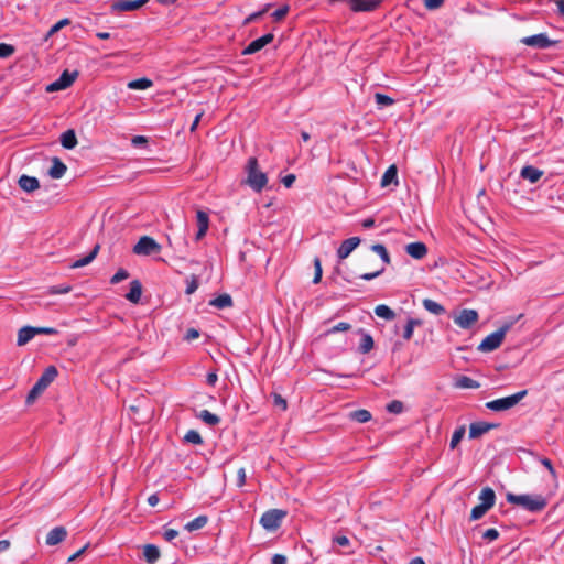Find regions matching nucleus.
I'll use <instances>...</instances> for the list:
<instances>
[{"label":"nucleus","instance_id":"obj_25","mask_svg":"<svg viewBox=\"0 0 564 564\" xmlns=\"http://www.w3.org/2000/svg\"><path fill=\"white\" fill-rule=\"evenodd\" d=\"M143 556L148 563L153 564L160 558V550L154 544H147L143 546Z\"/></svg>","mask_w":564,"mask_h":564},{"label":"nucleus","instance_id":"obj_56","mask_svg":"<svg viewBox=\"0 0 564 564\" xmlns=\"http://www.w3.org/2000/svg\"><path fill=\"white\" fill-rule=\"evenodd\" d=\"M444 1L445 0H424V6L430 10H434L440 8Z\"/></svg>","mask_w":564,"mask_h":564},{"label":"nucleus","instance_id":"obj_51","mask_svg":"<svg viewBox=\"0 0 564 564\" xmlns=\"http://www.w3.org/2000/svg\"><path fill=\"white\" fill-rule=\"evenodd\" d=\"M289 6H283L281 8H279L278 10H275L273 13H272V17L275 21H281L283 20L286 14L289 13Z\"/></svg>","mask_w":564,"mask_h":564},{"label":"nucleus","instance_id":"obj_16","mask_svg":"<svg viewBox=\"0 0 564 564\" xmlns=\"http://www.w3.org/2000/svg\"><path fill=\"white\" fill-rule=\"evenodd\" d=\"M405 251L409 256H411L414 259H423L427 253V248L425 243L417 241V242H411L406 245Z\"/></svg>","mask_w":564,"mask_h":564},{"label":"nucleus","instance_id":"obj_64","mask_svg":"<svg viewBox=\"0 0 564 564\" xmlns=\"http://www.w3.org/2000/svg\"><path fill=\"white\" fill-rule=\"evenodd\" d=\"M271 563L272 564H286V557L282 554H275V555H273Z\"/></svg>","mask_w":564,"mask_h":564},{"label":"nucleus","instance_id":"obj_23","mask_svg":"<svg viewBox=\"0 0 564 564\" xmlns=\"http://www.w3.org/2000/svg\"><path fill=\"white\" fill-rule=\"evenodd\" d=\"M35 336L34 327L24 326L18 332L17 345L24 346Z\"/></svg>","mask_w":564,"mask_h":564},{"label":"nucleus","instance_id":"obj_14","mask_svg":"<svg viewBox=\"0 0 564 564\" xmlns=\"http://www.w3.org/2000/svg\"><path fill=\"white\" fill-rule=\"evenodd\" d=\"M360 243V238L351 237L344 240L337 250V256L340 260L346 259Z\"/></svg>","mask_w":564,"mask_h":564},{"label":"nucleus","instance_id":"obj_7","mask_svg":"<svg viewBox=\"0 0 564 564\" xmlns=\"http://www.w3.org/2000/svg\"><path fill=\"white\" fill-rule=\"evenodd\" d=\"M285 517L286 511L281 509H271L262 514L260 523L265 530L275 531L280 528L281 522Z\"/></svg>","mask_w":564,"mask_h":564},{"label":"nucleus","instance_id":"obj_35","mask_svg":"<svg viewBox=\"0 0 564 564\" xmlns=\"http://www.w3.org/2000/svg\"><path fill=\"white\" fill-rule=\"evenodd\" d=\"M198 417L207 425L214 426L220 422V417L216 414L210 413L208 410H203L198 414Z\"/></svg>","mask_w":564,"mask_h":564},{"label":"nucleus","instance_id":"obj_63","mask_svg":"<svg viewBox=\"0 0 564 564\" xmlns=\"http://www.w3.org/2000/svg\"><path fill=\"white\" fill-rule=\"evenodd\" d=\"M178 535V532L174 529H167L165 532H164V539L166 541H172L173 539H175L176 536Z\"/></svg>","mask_w":564,"mask_h":564},{"label":"nucleus","instance_id":"obj_4","mask_svg":"<svg viewBox=\"0 0 564 564\" xmlns=\"http://www.w3.org/2000/svg\"><path fill=\"white\" fill-rule=\"evenodd\" d=\"M58 371L55 366H48L42 376L39 378L36 383L32 387V389L29 391L25 402L26 404H32L34 401L41 395L44 390L55 380L57 377Z\"/></svg>","mask_w":564,"mask_h":564},{"label":"nucleus","instance_id":"obj_36","mask_svg":"<svg viewBox=\"0 0 564 564\" xmlns=\"http://www.w3.org/2000/svg\"><path fill=\"white\" fill-rule=\"evenodd\" d=\"M422 322L420 319H415V318H409L408 319V323L404 327V330H403V338L405 340H410L413 336V329L415 326H419L421 325Z\"/></svg>","mask_w":564,"mask_h":564},{"label":"nucleus","instance_id":"obj_29","mask_svg":"<svg viewBox=\"0 0 564 564\" xmlns=\"http://www.w3.org/2000/svg\"><path fill=\"white\" fill-rule=\"evenodd\" d=\"M77 77H78L77 70L72 72V73L68 70H64L58 78V82L61 84L59 86H62L63 89H66L73 85V83L76 80Z\"/></svg>","mask_w":564,"mask_h":564},{"label":"nucleus","instance_id":"obj_13","mask_svg":"<svg viewBox=\"0 0 564 564\" xmlns=\"http://www.w3.org/2000/svg\"><path fill=\"white\" fill-rule=\"evenodd\" d=\"M499 424L496 423H487V422H475L469 426V438H478L485 433L489 432L492 429L498 427Z\"/></svg>","mask_w":564,"mask_h":564},{"label":"nucleus","instance_id":"obj_19","mask_svg":"<svg viewBox=\"0 0 564 564\" xmlns=\"http://www.w3.org/2000/svg\"><path fill=\"white\" fill-rule=\"evenodd\" d=\"M142 295V284L139 280H133L130 283V291L126 294V299L133 304L140 302Z\"/></svg>","mask_w":564,"mask_h":564},{"label":"nucleus","instance_id":"obj_54","mask_svg":"<svg viewBox=\"0 0 564 564\" xmlns=\"http://www.w3.org/2000/svg\"><path fill=\"white\" fill-rule=\"evenodd\" d=\"M482 538L488 541H495L499 538V532L496 529H488L482 533Z\"/></svg>","mask_w":564,"mask_h":564},{"label":"nucleus","instance_id":"obj_11","mask_svg":"<svg viewBox=\"0 0 564 564\" xmlns=\"http://www.w3.org/2000/svg\"><path fill=\"white\" fill-rule=\"evenodd\" d=\"M274 39L272 33H267L263 36L252 41L243 51L242 55H251L260 50H262L265 45L270 44Z\"/></svg>","mask_w":564,"mask_h":564},{"label":"nucleus","instance_id":"obj_57","mask_svg":"<svg viewBox=\"0 0 564 564\" xmlns=\"http://www.w3.org/2000/svg\"><path fill=\"white\" fill-rule=\"evenodd\" d=\"M246 484V470L239 468L237 471V487H242Z\"/></svg>","mask_w":564,"mask_h":564},{"label":"nucleus","instance_id":"obj_30","mask_svg":"<svg viewBox=\"0 0 564 564\" xmlns=\"http://www.w3.org/2000/svg\"><path fill=\"white\" fill-rule=\"evenodd\" d=\"M372 415L368 410H356L349 413V419L359 423H366L371 420Z\"/></svg>","mask_w":564,"mask_h":564},{"label":"nucleus","instance_id":"obj_58","mask_svg":"<svg viewBox=\"0 0 564 564\" xmlns=\"http://www.w3.org/2000/svg\"><path fill=\"white\" fill-rule=\"evenodd\" d=\"M198 337H199V332L197 329H195V328L187 329V332H186V334L184 336L185 340H187V341H191V340L196 339Z\"/></svg>","mask_w":564,"mask_h":564},{"label":"nucleus","instance_id":"obj_52","mask_svg":"<svg viewBox=\"0 0 564 564\" xmlns=\"http://www.w3.org/2000/svg\"><path fill=\"white\" fill-rule=\"evenodd\" d=\"M351 328V325L348 324V323H345V322H341L337 325H335L334 327H332L329 330H328V334H334V333H337V332H347Z\"/></svg>","mask_w":564,"mask_h":564},{"label":"nucleus","instance_id":"obj_48","mask_svg":"<svg viewBox=\"0 0 564 564\" xmlns=\"http://www.w3.org/2000/svg\"><path fill=\"white\" fill-rule=\"evenodd\" d=\"M272 398H273L274 406L280 408L282 411L286 410L288 402H286V400L281 394L272 393Z\"/></svg>","mask_w":564,"mask_h":564},{"label":"nucleus","instance_id":"obj_27","mask_svg":"<svg viewBox=\"0 0 564 564\" xmlns=\"http://www.w3.org/2000/svg\"><path fill=\"white\" fill-rule=\"evenodd\" d=\"M392 183L398 184V169L395 165H390L381 178V186L383 187Z\"/></svg>","mask_w":564,"mask_h":564},{"label":"nucleus","instance_id":"obj_62","mask_svg":"<svg viewBox=\"0 0 564 564\" xmlns=\"http://www.w3.org/2000/svg\"><path fill=\"white\" fill-rule=\"evenodd\" d=\"M333 541L335 543H337L338 545H340V546H348L349 543H350L349 539L347 536H344V535L335 536Z\"/></svg>","mask_w":564,"mask_h":564},{"label":"nucleus","instance_id":"obj_26","mask_svg":"<svg viewBox=\"0 0 564 564\" xmlns=\"http://www.w3.org/2000/svg\"><path fill=\"white\" fill-rule=\"evenodd\" d=\"M209 305L215 306L219 310L231 307L234 305L232 299L229 294L224 293L213 299Z\"/></svg>","mask_w":564,"mask_h":564},{"label":"nucleus","instance_id":"obj_61","mask_svg":"<svg viewBox=\"0 0 564 564\" xmlns=\"http://www.w3.org/2000/svg\"><path fill=\"white\" fill-rule=\"evenodd\" d=\"M295 175L294 174H288L285 175L283 178H282V183L285 187H291L293 185V183L295 182Z\"/></svg>","mask_w":564,"mask_h":564},{"label":"nucleus","instance_id":"obj_21","mask_svg":"<svg viewBox=\"0 0 564 564\" xmlns=\"http://www.w3.org/2000/svg\"><path fill=\"white\" fill-rule=\"evenodd\" d=\"M480 503L486 506L488 509H491L496 502V494L492 488L485 487L481 489L479 495Z\"/></svg>","mask_w":564,"mask_h":564},{"label":"nucleus","instance_id":"obj_46","mask_svg":"<svg viewBox=\"0 0 564 564\" xmlns=\"http://www.w3.org/2000/svg\"><path fill=\"white\" fill-rule=\"evenodd\" d=\"M404 406L401 401L393 400L387 405V410L390 413L400 414L403 411Z\"/></svg>","mask_w":564,"mask_h":564},{"label":"nucleus","instance_id":"obj_47","mask_svg":"<svg viewBox=\"0 0 564 564\" xmlns=\"http://www.w3.org/2000/svg\"><path fill=\"white\" fill-rule=\"evenodd\" d=\"M129 278V272L124 269H119L115 275L110 279L111 284H117Z\"/></svg>","mask_w":564,"mask_h":564},{"label":"nucleus","instance_id":"obj_60","mask_svg":"<svg viewBox=\"0 0 564 564\" xmlns=\"http://www.w3.org/2000/svg\"><path fill=\"white\" fill-rule=\"evenodd\" d=\"M541 463L543 466H545L547 468V470L550 471V474L555 478L556 477V471L552 465V462L549 459V458H542L541 459Z\"/></svg>","mask_w":564,"mask_h":564},{"label":"nucleus","instance_id":"obj_3","mask_svg":"<svg viewBox=\"0 0 564 564\" xmlns=\"http://www.w3.org/2000/svg\"><path fill=\"white\" fill-rule=\"evenodd\" d=\"M245 170L247 173V178L245 183L257 193H260L265 187L268 183V177L265 173L259 170L257 158H249Z\"/></svg>","mask_w":564,"mask_h":564},{"label":"nucleus","instance_id":"obj_44","mask_svg":"<svg viewBox=\"0 0 564 564\" xmlns=\"http://www.w3.org/2000/svg\"><path fill=\"white\" fill-rule=\"evenodd\" d=\"M375 99H376V102L379 106H382V107L391 106V105L394 104V100L391 97H389V96H387L384 94H381V93H376L375 94Z\"/></svg>","mask_w":564,"mask_h":564},{"label":"nucleus","instance_id":"obj_12","mask_svg":"<svg viewBox=\"0 0 564 564\" xmlns=\"http://www.w3.org/2000/svg\"><path fill=\"white\" fill-rule=\"evenodd\" d=\"M149 0H117L111 8L115 11H135L144 6Z\"/></svg>","mask_w":564,"mask_h":564},{"label":"nucleus","instance_id":"obj_40","mask_svg":"<svg viewBox=\"0 0 564 564\" xmlns=\"http://www.w3.org/2000/svg\"><path fill=\"white\" fill-rule=\"evenodd\" d=\"M488 510L489 509L481 503L475 506L470 512V520L476 521L481 519L487 513Z\"/></svg>","mask_w":564,"mask_h":564},{"label":"nucleus","instance_id":"obj_28","mask_svg":"<svg viewBox=\"0 0 564 564\" xmlns=\"http://www.w3.org/2000/svg\"><path fill=\"white\" fill-rule=\"evenodd\" d=\"M61 143L65 149H74L77 145V138L75 131L69 129L61 135Z\"/></svg>","mask_w":564,"mask_h":564},{"label":"nucleus","instance_id":"obj_10","mask_svg":"<svg viewBox=\"0 0 564 564\" xmlns=\"http://www.w3.org/2000/svg\"><path fill=\"white\" fill-rule=\"evenodd\" d=\"M521 43L528 46L547 48L555 45L557 42L550 40L546 34L540 33L532 36L521 39Z\"/></svg>","mask_w":564,"mask_h":564},{"label":"nucleus","instance_id":"obj_41","mask_svg":"<svg viewBox=\"0 0 564 564\" xmlns=\"http://www.w3.org/2000/svg\"><path fill=\"white\" fill-rule=\"evenodd\" d=\"M465 435V426H460L455 430V432L452 435L449 446L452 449L456 448V446L460 443Z\"/></svg>","mask_w":564,"mask_h":564},{"label":"nucleus","instance_id":"obj_24","mask_svg":"<svg viewBox=\"0 0 564 564\" xmlns=\"http://www.w3.org/2000/svg\"><path fill=\"white\" fill-rule=\"evenodd\" d=\"M99 249H100V246L99 245H96L93 250L84 258L82 259H78L76 260L75 262H73L70 264V268L72 269H77V268H82V267H85L87 264H89L90 262H93L95 260V258L97 257L98 252H99Z\"/></svg>","mask_w":564,"mask_h":564},{"label":"nucleus","instance_id":"obj_43","mask_svg":"<svg viewBox=\"0 0 564 564\" xmlns=\"http://www.w3.org/2000/svg\"><path fill=\"white\" fill-rule=\"evenodd\" d=\"M314 270H315V272H314L313 283L317 284L321 282L322 275H323L322 262L318 257H316L314 259Z\"/></svg>","mask_w":564,"mask_h":564},{"label":"nucleus","instance_id":"obj_2","mask_svg":"<svg viewBox=\"0 0 564 564\" xmlns=\"http://www.w3.org/2000/svg\"><path fill=\"white\" fill-rule=\"evenodd\" d=\"M521 317L522 315H519L516 319L505 322L498 330L491 333L486 338H484V340L478 346V350L482 352H490L499 348L506 337V334Z\"/></svg>","mask_w":564,"mask_h":564},{"label":"nucleus","instance_id":"obj_9","mask_svg":"<svg viewBox=\"0 0 564 564\" xmlns=\"http://www.w3.org/2000/svg\"><path fill=\"white\" fill-rule=\"evenodd\" d=\"M478 321V313L475 310L465 308L455 316L454 322L460 328L468 329Z\"/></svg>","mask_w":564,"mask_h":564},{"label":"nucleus","instance_id":"obj_34","mask_svg":"<svg viewBox=\"0 0 564 564\" xmlns=\"http://www.w3.org/2000/svg\"><path fill=\"white\" fill-rule=\"evenodd\" d=\"M375 313L377 316L384 318L387 321H392L395 317V313L384 304L376 306Z\"/></svg>","mask_w":564,"mask_h":564},{"label":"nucleus","instance_id":"obj_31","mask_svg":"<svg viewBox=\"0 0 564 564\" xmlns=\"http://www.w3.org/2000/svg\"><path fill=\"white\" fill-rule=\"evenodd\" d=\"M422 303H423L424 308L432 314L441 315V314L445 313L444 306L431 299H425V300H423Z\"/></svg>","mask_w":564,"mask_h":564},{"label":"nucleus","instance_id":"obj_22","mask_svg":"<svg viewBox=\"0 0 564 564\" xmlns=\"http://www.w3.org/2000/svg\"><path fill=\"white\" fill-rule=\"evenodd\" d=\"M66 170V165L58 158H54L53 164L48 170V175L52 178L58 180L65 174Z\"/></svg>","mask_w":564,"mask_h":564},{"label":"nucleus","instance_id":"obj_20","mask_svg":"<svg viewBox=\"0 0 564 564\" xmlns=\"http://www.w3.org/2000/svg\"><path fill=\"white\" fill-rule=\"evenodd\" d=\"M18 183H19V186L28 193L34 192L35 189H37L40 187L39 180L36 177L29 176V175H22L19 178Z\"/></svg>","mask_w":564,"mask_h":564},{"label":"nucleus","instance_id":"obj_42","mask_svg":"<svg viewBox=\"0 0 564 564\" xmlns=\"http://www.w3.org/2000/svg\"><path fill=\"white\" fill-rule=\"evenodd\" d=\"M184 441L192 443V444H196V445H200L203 443V438H202L200 434L195 430H189L185 434Z\"/></svg>","mask_w":564,"mask_h":564},{"label":"nucleus","instance_id":"obj_33","mask_svg":"<svg viewBox=\"0 0 564 564\" xmlns=\"http://www.w3.org/2000/svg\"><path fill=\"white\" fill-rule=\"evenodd\" d=\"M207 522H208L207 516H199V517L195 518L194 520L189 521L185 525V529L189 532L196 531V530L204 528L207 524Z\"/></svg>","mask_w":564,"mask_h":564},{"label":"nucleus","instance_id":"obj_32","mask_svg":"<svg viewBox=\"0 0 564 564\" xmlns=\"http://www.w3.org/2000/svg\"><path fill=\"white\" fill-rule=\"evenodd\" d=\"M152 85H153V83L151 79L143 77V78H139V79L129 82L128 88L135 89V90H143V89L150 88Z\"/></svg>","mask_w":564,"mask_h":564},{"label":"nucleus","instance_id":"obj_17","mask_svg":"<svg viewBox=\"0 0 564 564\" xmlns=\"http://www.w3.org/2000/svg\"><path fill=\"white\" fill-rule=\"evenodd\" d=\"M198 230L196 234V240H200L207 232L209 227V217L207 213L198 210L196 214Z\"/></svg>","mask_w":564,"mask_h":564},{"label":"nucleus","instance_id":"obj_45","mask_svg":"<svg viewBox=\"0 0 564 564\" xmlns=\"http://www.w3.org/2000/svg\"><path fill=\"white\" fill-rule=\"evenodd\" d=\"M70 291H72L70 285H54L47 290V294H50V295L66 294V293H69Z\"/></svg>","mask_w":564,"mask_h":564},{"label":"nucleus","instance_id":"obj_1","mask_svg":"<svg viewBox=\"0 0 564 564\" xmlns=\"http://www.w3.org/2000/svg\"><path fill=\"white\" fill-rule=\"evenodd\" d=\"M506 499L509 503L520 506L530 512L542 511L547 506V500L542 495H516L508 492Z\"/></svg>","mask_w":564,"mask_h":564},{"label":"nucleus","instance_id":"obj_49","mask_svg":"<svg viewBox=\"0 0 564 564\" xmlns=\"http://www.w3.org/2000/svg\"><path fill=\"white\" fill-rule=\"evenodd\" d=\"M14 53V47L10 44L0 43V57L6 58Z\"/></svg>","mask_w":564,"mask_h":564},{"label":"nucleus","instance_id":"obj_15","mask_svg":"<svg viewBox=\"0 0 564 564\" xmlns=\"http://www.w3.org/2000/svg\"><path fill=\"white\" fill-rule=\"evenodd\" d=\"M67 536V530L64 527H55L46 535V544L50 546L57 545Z\"/></svg>","mask_w":564,"mask_h":564},{"label":"nucleus","instance_id":"obj_8","mask_svg":"<svg viewBox=\"0 0 564 564\" xmlns=\"http://www.w3.org/2000/svg\"><path fill=\"white\" fill-rule=\"evenodd\" d=\"M132 251L139 256H150L160 252L161 246L152 237L143 236L134 245Z\"/></svg>","mask_w":564,"mask_h":564},{"label":"nucleus","instance_id":"obj_37","mask_svg":"<svg viewBox=\"0 0 564 564\" xmlns=\"http://www.w3.org/2000/svg\"><path fill=\"white\" fill-rule=\"evenodd\" d=\"M373 338L369 334H364L359 345V351L361 354H368L373 348Z\"/></svg>","mask_w":564,"mask_h":564},{"label":"nucleus","instance_id":"obj_59","mask_svg":"<svg viewBox=\"0 0 564 564\" xmlns=\"http://www.w3.org/2000/svg\"><path fill=\"white\" fill-rule=\"evenodd\" d=\"M383 271H384V267L380 268L379 270H377L375 272L365 273L360 278L364 279V280L369 281V280H372V279L379 276Z\"/></svg>","mask_w":564,"mask_h":564},{"label":"nucleus","instance_id":"obj_50","mask_svg":"<svg viewBox=\"0 0 564 564\" xmlns=\"http://www.w3.org/2000/svg\"><path fill=\"white\" fill-rule=\"evenodd\" d=\"M70 21L68 19H63L61 21H58L57 23H55L51 29L50 31L47 32V35L46 37L48 36H52L53 34H55L56 32H58L63 26L69 24Z\"/></svg>","mask_w":564,"mask_h":564},{"label":"nucleus","instance_id":"obj_5","mask_svg":"<svg viewBox=\"0 0 564 564\" xmlns=\"http://www.w3.org/2000/svg\"><path fill=\"white\" fill-rule=\"evenodd\" d=\"M527 394L528 391L522 390L512 395L489 401L486 403V408L495 412L507 411L516 406Z\"/></svg>","mask_w":564,"mask_h":564},{"label":"nucleus","instance_id":"obj_55","mask_svg":"<svg viewBox=\"0 0 564 564\" xmlns=\"http://www.w3.org/2000/svg\"><path fill=\"white\" fill-rule=\"evenodd\" d=\"M35 335L45 334V335H56L58 332L53 327H34Z\"/></svg>","mask_w":564,"mask_h":564},{"label":"nucleus","instance_id":"obj_6","mask_svg":"<svg viewBox=\"0 0 564 564\" xmlns=\"http://www.w3.org/2000/svg\"><path fill=\"white\" fill-rule=\"evenodd\" d=\"M345 2L352 12H372L377 10L382 0H328V3Z\"/></svg>","mask_w":564,"mask_h":564},{"label":"nucleus","instance_id":"obj_38","mask_svg":"<svg viewBox=\"0 0 564 564\" xmlns=\"http://www.w3.org/2000/svg\"><path fill=\"white\" fill-rule=\"evenodd\" d=\"M371 250L375 251L377 254H379L386 264H390L391 259L387 251V248L383 245H381V243L372 245Z\"/></svg>","mask_w":564,"mask_h":564},{"label":"nucleus","instance_id":"obj_39","mask_svg":"<svg viewBox=\"0 0 564 564\" xmlns=\"http://www.w3.org/2000/svg\"><path fill=\"white\" fill-rule=\"evenodd\" d=\"M457 386L464 389H477L480 384L469 377L462 376L457 381Z\"/></svg>","mask_w":564,"mask_h":564},{"label":"nucleus","instance_id":"obj_18","mask_svg":"<svg viewBox=\"0 0 564 564\" xmlns=\"http://www.w3.org/2000/svg\"><path fill=\"white\" fill-rule=\"evenodd\" d=\"M542 175H543V171H541L532 165L523 166L520 172V176L523 180H528L532 184L536 183L542 177Z\"/></svg>","mask_w":564,"mask_h":564},{"label":"nucleus","instance_id":"obj_53","mask_svg":"<svg viewBox=\"0 0 564 564\" xmlns=\"http://www.w3.org/2000/svg\"><path fill=\"white\" fill-rule=\"evenodd\" d=\"M197 288H198V279L195 275H192L191 281L187 282L186 294L194 293L197 290Z\"/></svg>","mask_w":564,"mask_h":564}]
</instances>
